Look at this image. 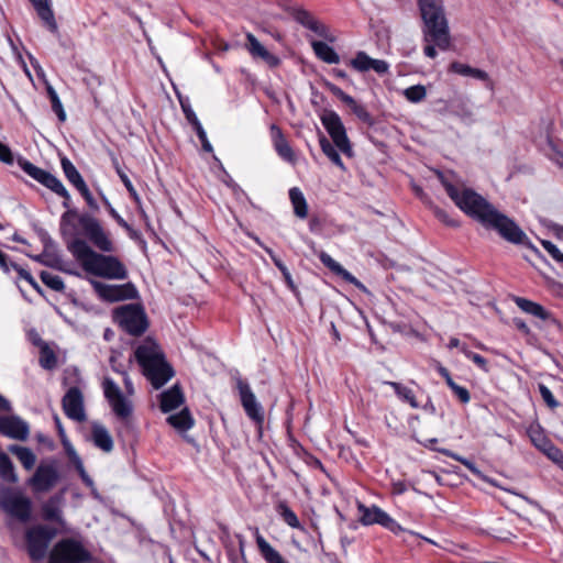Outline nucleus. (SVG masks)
<instances>
[{
	"label": "nucleus",
	"mask_w": 563,
	"mask_h": 563,
	"mask_svg": "<svg viewBox=\"0 0 563 563\" xmlns=\"http://www.w3.org/2000/svg\"><path fill=\"white\" fill-rule=\"evenodd\" d=\"M59 230L68 251L86 273L108 279L128 277L124 265L117 257L96 252L81 239L82 232L101 252L110 253L114 250L109 234L96 218L68 209L62 214Z\"/></svg>",
	"instance_id": "nucleus-1"
},
{
	"label": "nucleus",
	"mask_w": 563,
	"mask_h": 563,
	"mask_svg": "<svg viewBox=\"0 0 563 563\" xmlns=\"http://www.w3.org/2000/svg\"><path fill=\"white\" fill-rule=\"evenodd\" d=\"M442 185L454 203L484 227L496 230L501 238L514 244H526V233L507 216L499 212L485 198L472 189L457 187L440 175Z\"/></svg>",
	"instance_id": "nucleus-2"
},
{
	"label": "nucleus",
	"mask_w": 563,
	"mask_h": 563,
	"mask_svg": "<svg viewBox=\"0 0 563 563\" xmlns=\"http://www.w3.org/2000/svg\"><path fill=\"white\" fill-rule=\"evenodd\" d=\"M419 9L423 21L424 54L430 58L437 57L438 47L446 51L451 45L449 21L442 0H419Z\"/></svg>",
	"instance_id": "nucleus-3"
},
{
	"label": "nucleus",
	"mask_w": 563,
	"mask_h": 563,
	"mask_svg": "<svg viewBox=\"0 0 563 563\" xmlns=\"http://www.w3.org/2000/svg\"><path fill=\"white\" fill-rule=\"evenodd\" d=\"M134 357L142 374L155 389L162 388L174 377V368L169 364L161 346L152 339L142 341L134 351Z\"/></svg>",
	"instance_id": "nucleus-4"
},
{
	"label": "nucleus",
	"mask_w": 563,
	"mask_h": 563,
	"mask_svg": "<svg viewBox=\"0 0 563 563\" xmlns=\"http://www.w3.org/2000/svg\"><path fill=\"white\" fill-rule=\"evenodd\" d=\"M123 382L126 396L123 395L121 388L110 377L102 380L103 395L112 410V412L121 420H128L133 412V404L129 396L135 393L134 385L126 373H123Z\"/></svg>",
	"instance_id": "nucleus-5"
},
{
	"label": "nucleus",
	"mask_w": 563,
	"mask_h": 563,
	"mask_svg": "<svg viewBox=\"0 0 563 563\" xmlns=\"http://www.w3.org/2000/svg\"><path fill=\"white\" fill-rule=\"evenodd\" d=\"M90 559V552L82 543L71 538L58 541L49 554V563H86Z\"/></svg>",
	"instance_id": "nucleus-6"
},
{
	"label": "nucleus",
	"mask_w": 563,
	"mask_h": 563,
	"mask_svg": "<svg viewBox=\"0 0 563 563\" xmlns=\"http://www.w3.org/2000/svg\"><path fill=\"white\" fill-rule=\"evenodd\" d=\"M0 508L22 522L31 519L32 501L29 497L10 490L0 492Z\"/></svg>",
	"instance_id": "nucleus-7"
},
{
	"label": "nucleus",
	"mask_w": 563,
	"mask_h": 563,
	"mask_svg": "<svg viewBox=\"0 0 563 563\" xmlns=\"http://www.w3.org/2000/svg\"><path fill=\"white\" fill-rule=\"evenodd\" d=\"M59 481V474L54 463H41L27 484L35 494L47 493Z\"/></svg>",
	"instance_id": "nucleus-8"
},
{
	"label": "nucleus",
	"mask_w": 563,
	"mask_h": 563,
	"mask_svg": "<svg viewBox=\"0 0 563 563\" xmlns=\"http://www.w3.org/2000/svg\"><path fill=\"white\" fill-rule=\"evenodd\" d=\"M321 121L335 146L345 155L351 156L352 146L340 117L335 112H327L321 117Z\"/></svg>",
	"instance_id": "nucleus-9"
},
{
	"label": "nucleus",
	"mask_w": 563,
	"mask_h": 563,
	"mask_svg": "<svg viewBox=\"0 0 563 563\" xmlns=\"http://www.w3.org/2000/svg\"><path fill=\"white\" fill-rule=\"evenodd\" d=\"M117 322L129 333L140 334L146 329L143 311L133 305L123 306L115 310Z\"/></svg>",
	"instance_id": "nucleus-10"
},
{
	"label": "nucleus",
	"mask_w": 563,
	"mask_h": 563,
	"mask_svg": "<svg viewBox=\"0 0 563 563\" xmlns=\"http://www.w3.org/2000/svg\"><path fill=\"white\" fill-rule=\"evenodd\" d=\"M358 511L361 514L360 520L365 526L378 523L396 534L406 531V529H404L387 512L377 506L366 507L362 504H358Z\"/></svg>",
	"instance_id": "nucleus-11"
},
{
	"label": "nucleus",
	"mask_w": 563,
	"mask_h": 563,
	"mask_svg": "<svg viewBox=\"0 0 563 563\" xmlns=\"http://www.w3.org/2000/svg\"><path fill=\"white\" fill-rule=\"evenodd\" d=\"M54 534L53 530L44 526H36L29 529L26 532V542L30 555L36 560L42 559Z\"/></svg>",
	"instance_id": "nucleus-12"
},
{
	"label": "nucleus",
	"mask_w": 563,
	"mask_h": 563,
	"mask_svg": "<svg viewBox=\"0 0 563 563\" xmlns=\"http://www.w3.org/2000/svg\"><path fill=\"white\" fill-rule=\"evenodd\" d=\"M238 389L241 398L242 406L249 416L256 424L262 426L264 422V410L257 401L254 393L247 383L243 380L238 382Z\"/></svg>",
	"instance_id": "nucleus-13"
},
{
	"label": "nucleus",
	"mask_w": 563,
	"mask_h": 563,
	"mask_svg": "<svg viewBox=\"0 0 563 563\" xmlns=\"http://www.w3.org/2000/svg\"><path fill=\"white\" fill-rule=\"evenodd\" d=\"M91 285L98 296L110 302L132 298L134 289L128 285H108L98 280H91Z\"/></svg>",
	"instance_id": "nucleus-14"
},
{
	"label": "nucleus",
	"mask_w": 563,
	"mask_h": 563,
	"mask_svg": "<svg viewBox=\"0 0 563 563\" xmlns=\"http://www.w3.org/2000/svg\"><path fill=\"white\" fill-rule=\"evenodd\" d=\"M0 433L10 439L25 441L30 435V427L18 416H4L0 417Z\"/></svg>",
	"instance_id": "nucleus-15"
},
{
	"label": "nucleus",
	"mask_w": 563,
	"mask_h": 563,
	"mask_svg": "<svg viewBox=\"0 0 563 563\" xmlns=\"http://www.w3.org/2000/svg\"><path fill=\"white\" fill-rule=\"evenodd\" d=\"M63 409L66 416L76 421H84L86 413L84 409V397L81 391L73 387L63 398Z\"/></svg>",
	"instance_id": "nucleus-16"
},
{
	"label": "nucleus",
	"mask_w": 563,
	"mask_h": 563,
	"mask_svg": "<svg viewBox=\"0 0 563 563\" xmlns=\"http://www.w3.org/2000/svg\"><path fill=\"white\" fill-rule=\"evenodd\" d=\"M350 64L361 73L373 69L377 74H385L389 69V65L385 60L372 58L365 52H358Z\"/></svg>",
	"instance_id": "nucleus-17"
},
{
	"label": "nucleus",
	"mask_w": 563,
	"mask_h": 563,
	"mask_svg": "<svg viewBox=\"0 0 563 563\" xmlns=\"http://www.w3.org/2000/svg\"><path fill=\"white\" fill-rule=\"evenodd\" d=\"M246 48L253 58L263 60L269 67H276L279 65V58L266 49V47L252 33L246 34Z\"/></svg>",
	"instance_id": "nucleus-18"
},
{
	"label": "nucleus",
	"mask_w": 563,
	"mask_h": 563,
	"mask_svg": "<svg viewBox=\"0 0 563 563\" xmlns=\"http://www.w3.org/2000/svg\"><path fill=\"white\" fill-rule=\"evenodd\" d=\"M320 261L324 266H327L331 272L339 275L345 282L353 284L356 288L365 294H369L366 286L361 283L357 278H355L350 272H347L340 263L333 260L329 254L322 252L319 255Z\"/></svg>",
	"instance_id": "nucleus-19"
},
{
	"label": "nucleus",
	"mask_w": 563,
	"mask_h": 563,
	"mask_svg": "<svg viewBox=\"0 0 563 563\" xmlns=\"http://www.w3.org/2000/svg\"><path fill=\"white\" fill-rule=\"evenodd\" d=\"M271 135L278 155L285 161L294 163L296 159L295 153L285 139L282 130L277 125L273 124L271 126Z\"/></svg>",
	"instance_id": "nucleus-20"
},
{
	"label": "nucleus",
	"mask_w": 563,
	"mask_h": 563,
	"mask_svg": "<svg viewBox=\"0 0 563 563\" xmlns=\"http://www.w3.org/2000/svg\"><path fill=\"white\" fill-rule=\"evenodd\" d=\"M159 409L163 413H170L167 417V422L176 428V413L173 411L176 409V385L172 386L167 390L163 391L159 396Z\"/></svg>",
	"instance_id": "nucleus-21"
},
{
	"label": "nucleus",
	"mask_w": 563,
	"mask_h": 563,
	"mask_svg": "<svg viewBox=\"0 0 563 563\" xmlns=\"http://www.w3.org/2000/svg\"><path fill=\"white\" fill-rule=\"evenodd\" d=\"M63 494L55 495L47 499L42 505L43 517L46 520H52L57 523H63L62 518V506H63Z\"/></svg>",
	"instance_id": "nucleus-22"
},
{
	"label": "nucleus",
	"mask_w": 563,
	"mask_h": 563,
	"mask_svg": "<svg viewBox=\"0 0 563 563\" xmlns=\"http://www.w3.org/2000/svg\"><path fill=\"white\" fill-rule=\"evenodd\" d=\"M516 305L526 313L536 316L542 320H550L552 323L558 324V320L552 318L541 305L534 301L525 298H516Z\"/></svg>",
	"instance_id": "nucleus-23"
},
{
	"label": "nucleus",
	"mask_w": 563,
	"mask_h": 563,
	"mask_svg": "<svg viewBox=\"0 0 563 563\" xmlns=\"http://www.w3.org/2000/svg\"><path fill=\"white\" fill-rule=\"evenodd\" d=\"M92 441L96 446L104 452H111L113 449V440L111 434L109 433L108 429L100 423L92 424Z\"/></svg>",
	"instance_id": "nucleus-24"
},
{
	"label": "nucleus",
	"mask_w": 563,
	"mask_h": 563,
	"mask_svg": "<svg viewBox=\"0 0 563 563\" xmlns=\"http://www.w3.org/2000/svg\"><path fill=\"white\" fill-rule=\"evenodd\" d=\"M38 16L46 24V26L55 32L57 30V23L54 18V13L48 4L47 0H31Z\"/></svg>",
	"instance_id": "nucleus-25"
},
{
	"label": "nucleus",
	"mask_w": 563,
	"mask_h": 563,
	"mask_svg": "<svg viewBox=\"0 0 563 563\" xmlns=\"http://www.w3.org/2000/svg\"><path fill=\"white\" fill-rule=\"evenodd\" d=\"M311 46L318 58L328 64H338L340 57L338 53L327 43L321 41H312Z\"/></svg>",
	"instance_id": "nucleus-26"
},
{
	"label": "nucleus",
	"mask_w": 563,
	"mask_h": 563,
	"mask_svg": "<svg viewBox=\"0 0 563 563\" xmlns=\"http://www.w3.org/2000/svg\"><path fill=\"white\" fill-rule=\"evenodd\" d=\"M450 70L461 76L472 77L482 81H487L489 79V76L486 71L478 68H473L466 64L459 62H453L450 65Z\"/></svg>",
	"instance_id": "nucleus-27"
},
{
	"label": "nucleus",
	"mask_w": 563,
	"mask_h": 563,
	"mask_svg": "<svg viewBox=\"0 0 563 563\" xmlns=\"http://www.w3.org/2000/svg\"><path fill=\"white\" fill-rule=\"evenodd\" d=\"M256 543L261 554L267 563H287L279 552L276 551L261 534L256 536Z\"/></svg>",
	"instance_id": "nucleus-28"
},
{
	"label": "nucleus",
	"mask_w": 563,
	"mask_h": 563,
	"mask_svg": "<svg viewBox=\"0 0 563 563\" xmlns=\"http://www.w3.org/2000/svg\"><path fill=\"white\" fill-rule=\"evenodd\" d=\"M289 198L294 207V212L298 218L305 219L308 216V203L302 191L294 187L289 190Z\"/></svg>",
	"instance_id": "nucleus-29"
},
{
	"label": "nucleus",
	"mask_w": 563,
	"mask_h": 563,
	"mask_svg": "<svg viewBox=\"0 0 563 563\" xmlns=\"http://www.w3.org/2000/svg\"><path fill=\"white\" fill-rule=\"evenodd\" d=\"M9 451L19 459L26 470L33 468L36 463V456L29 448L13 444L9 446Z\"/></svg>",
	"instance_id": "nucleus-30"
},
{
	"label": "nucleus",
	"mask_w": 563,
	"mask_h": 563,
	"mask_svg": "<svg viewBox=\"0 0 563 563\" xmlns=\"http://www.w3.org/2000/svg\"><path fill=\"white\" fill-rule=\"evenodd\" d=\"M0 476L9 483H16L19 481L12 462L4 453H0Z\"/></svg>",
	"instance_id": "nucleus-31"
},
{
	"label": "nucleus",
	"mask_w": 563,
	"mask_h": 563,
	"mask_svg": "<svg viewBox=\"0 0 563 563\" xmlns=\"http://www.w3.org/2000/svg\"><path fill=\"white\" fill-rule=\"evenodd\" d=\"M62 167H63V170H64L66 177L68 178V180L77 189H80L81 187H84L86 185V183L84 181L81 175L79 174L77 168L73 165V163L69 159L63 158L62 159Z\"/></svg>",
	"instance_id": "nucleus-32"
},
{
	"label": "nucleus",
	"mask_w": 563,
	"mask_h": 563,
	"mask_svg": "<svg viewBox=\"0 0 563 563\" xmlns=\"http://www.w3.org/2000/svg\"><path fill=\"white\" fill-rule=\"evenodd\" d=\"M453 112L463 120H472L474 117L473 107L466 98H459L454 101Z\"/></svg>",
	"instance_id": "nucleus-33"
},
{
	"label": "nucleus",
	"mask_w": 563,
	"mask_h": 563,
	"mask_svg": "<svg viewBox=\"0 0 563 563\" xmlns=\"http://www.w3.org/2000/svg\"><path fill=\"white\" fill-rule=\"evenodd\" d=\"M40 364L46 369H52L56 366L57 360L54 351L48 346L47 343H40Z\"/></svg>",
	"instance_id": "nucleus-34"
},
{
	"label": "nucleus",
	"mask_w": 563,
	"mask_h": 563,
	"mask_svg": "<svg viewBox=\"0 0 563 563\" xmlns=\"http://www.w3.org/2000/svg\"><path fill=\"white\" fill-rule=\"evenodd\" d=\"M388 384L394 388L395 393L400 399L407 401L412 408H419V404L412 389L395 382H389Z\"/></svg>",
	"instance_id": "nucleus-35"
},
{
	"label": "nucleus",
	"mask_w": 563,
	"mask_h": 563,
	"mask_svg": "<svg viewBox=\"0 0 563 563\" xmlns=\"http://www.w3.org/2000/svg\"><path fill=\"white\" fill-rule=\"evenodd\" d=\"M320 146L322 152L341 169H345V166L334 146L324 136L320 139Z\"/></svg>",
	"instance_id": "nucleus-36"
},
{
	"label": "nucleus",
	"mask_w": 563,
	"mask_h": 563,
	"mask_svg": "<svg viewBox=\"0 0 563 563\" xmlns=\"http://www.w3.org/2000/svg\"><path fill=\"white\" fill-rule=\"evenodd\" d=\"M20 166L22 169L32 178L37 180L38 183L43 184L46 179V176H48L49 173L36 167L32 163L27 161H20Z\"/></svg>",
	"instance_id": "nucleus-37"
},
{
	"label": "nucleus",
	"mask_w": 563,
	"mask_h": 563,
	"mask_svg": "<svg viewBox=\"0 0 563 563\" xmlns=\"http://www.w3.org/2000/svg\"><path fill=\"white\" fill-rule=\"evenodd\" d=\"M43 185L46 186L47 188L52 189L57 195L64 197L65 199H67V200L70 199V196H69V192L67 191V189L64 187V185L60 183V180L57 179L52 174H48V176H46V179L44 180Z\"/></svg>",
	"instance_id": "nucleus-38"
},
{
	"label": "nucleus",
	"mask_w": 563,
	"mask_h": 563,
	"mask_svg": "<svg viewBox=\"0 0 563 563\" xmlns=\"http://www.w3.org/2000/svg\"><path fill=\"white\" fill-rule=\"evenodd\" d=\"M46 90H47L48 97L51 99L53 110L56 112V114L60 121H65L66 112L63 108V104L58 98L57 92L49 84L46 85Z\"/></svg>",
	"instance_id": "nucleus-39"
},
{
	"label": "nucleus",
	"mask_w": 563,
	"mask_h": 563,
	"mask_svg": "<svg viewBox=\"0 0 563 563\" xmlns=\"http://www.w3.org/2000/svg\"><path fill=\"white\" fill-rule=\"evenodd\" d=\"M41 279L47 287L55 291H62L65 288L63 279L53 273L42 272Z\"/></svg>",
	"instance_id": "nucleus-40"
},
{
	"label": "nucleus",
	"mask_w": 563,
	"mask_h": 563,
	"mask_svg": "<svg viewBox=\"0 0 563 563\" xmlns=\"http://www.w3.org/2000/svg\"><path fill=\"white\" fill-rule=\"evenodd\" d=\"M404 95L408 101L417 103L426 98L427 90L424 86L417 85L405 89Z\"/></svg>",
	"instance_id": "nucleus-41"
},
{
	"label": "nucleus",
	"mask_w": 563,
	"mask_h": 563,
	"mask_svg": "<svg viewBox=\"0 0 563 563\" xmlns=\"http://www.w3.org/2000/svg\"><path fill=\"white\" fill-rule=\"evenodd\" d=\"M528 434L531 439V441L533 442V444L538 448V449H541L543 448L544 445H547V443H549L550 441L545 438L543 431L541 430L540 426L539 424H532L530 426V428L528 429Z\"/></svg>",
	"instance_id": "nucleus-42"
},
{
	"label": "nucleus",
	"mask_w": 563,
	"mask_h": 563,
	"mask_svg": "<svg viewBox=\"0 0 563 563\" xmlns=\"http://www.w3.org/2000/svg\"><path fill=\"white\" fill-rule=\"evenodd\" d=\"M195 424V420L187 407L180 408L178 411V431H186Z\"/></svg>",
	"instance_id": "nucleus-43"
},
{
	"label": "nucleus",
	"mask_w": 563,
	"mask_h": 563,
	"mask_svg": "<svg viewBox=\"0 0 563 563\" xmlns=\"http://www.w3.org/2000/svg\"><path fill=\"white\" fill-rule=\"evenodd\" d=\"M442 453H444L445 455L461 462L465 467H467L474 475L481 477V478H484V475L483 473L478 470V467L473 463L471 462L470 460L454 453V452H451L449 450H442L441 451Z\"/></svg>",
	"instance_id": "nucleus-44"
},
{
	"label": "nucleus",
	"mask_w": 563,
	"mask_h": 563,
	"mask_svg": "<svg viewBox=\"0 0 563 563\" xmlns=\"http://www.w3.org/2000/svg\"><path fill=\"white\" fill-rule=\"evenodd\" d=\"M279 512L284 521L291 528H300L299 519L296 514L285 504L279 505Z\"/></svg>",
	"instance_id": "nucleus-45"
},
{
	"label": "nucleus",
	"mask_w": 563,
	"mask_h": 563,
	"mask_svg": "<svg viewBox=\"0 0 563 563\" xmlns=\"http://www.w3.org/2000/svg\"><path fill=\"white\" fill-rule=\"evenodd\" d=\"M310 31L316 33L318 36L325 38L328 41H334V37L330 34L329 29L321 23L319 20L314 18L312 22L307 26Z\"/></svg>",
	"instance_id": "nucleus-46"
},
{
	"label": "nucleus",
	"mask_w": 563,
	"mask_h": 563,
	"mask_svg": "<svg viewBox=\"0 0 563 563\" xmlns=\"http://www.w3.org/2000/svg\"><path fill=\"white\" fill-rule=\"evenodd\" d=\"M461 350L463 354L467 358L472 360L481 369H483L485 373L488 372V363L483 356L470 351L466 346H462Z\"/></svg>",
	"instance_id": "nucleus-47"
},
{
	"label": "nucleus",
	"mask_w": 563,
	"mask_h": 563,
	"mask_svg": "<svg viewBox=\"0 0 563 563\" xmlns=\"http://www.w3.org/2000/svg\"><path fill=\"white\" fill-rule=\"evenodd\" d=\"M541 244L544 250L553 257V260L563 266V253L559 250V247L548 240H542Z\"/></svg>",
	"instance_id": "nucleus-48"
},
{
	"label": "nucleus",
	"mask_w": 563,
	"mask_h": 563,
	"mask_svg": "<svg viewBox=\"0 0 563 563\" xmlns=\"http://www.w3.org/2000/svg\"><path fill=\"white\" fill-rule=\"evenodd\" d=\"M181 109L185 113L186 119L194 125L195 130L198 131L199 126H202L199 122L196 113L190 108V104L187 101L180 100Z\"/></svg>",
	"instance_id": "nucleus-49"
},
{
	"label": "nucleus",
	"mask_w": 563,
	"mask_h": 563,
	"mask_svg": "<svg viewBox=\"0 0 563 563\" xmlns=\"http://www.w3.org/2000/svg\"><path fill=\"white\" fill-rule=\"evenodd\" d=\"M266 252L269 254V256L272 257L274 264L279 268L280 273H283L286 282L288 283L289 286H292V279H291V275L288 271V268L284 265V263L274 254V252L268 249V247H265Z\"/></svg>",
	"instance_id": "nucleus-50"
},
{
	"label": "nucleus",
	"mask_w": 563,
	"mask_h": 563,
	"mask_svg": "<svg viewBox=\"0 0 563 563\" xmlns=\"http://www.w3.org/2000/svg\"><path fill=\"white\" fill-rule=\"evenodd\" d=\"M540 450L544 452L552 461L558 463L563 462V453L551 442L547 443V445H544Z\"/></svg>",
	"instance_id": "nucleus-51"
},
{
	"label": "nucleus",
	"mask_w": 563,
	"mask_h": 563,
	"mask_svg": "<svg viewBox=\"0 0 563 563\" xmlns=\"http://www.w3.org/2000/svg\"><path fill=\"white\" fill-rule=\"evenodd\" d=\"M539 390L542 396V399L550 408H556L559 406L558 400L554 398L553 394L545 385L540 384Z\"/></svg>",
	"instance_id": "nucleus-52"
},
{
	"label": "nucleus",
	"mask_w": 563,
	"mask_h": 563,
	"mask_svg": "<svg viewBox=\"0 0 563 563\" xmlns=\"http://www.w3.org/2000/svg\"><path fill=\"white\" fill-rule=\"evenodd\" d=\"M294 16L295 20L305 27H307L312 22V20H314V16L305 9L296 10Z\"/></svg>",
	"instance_id": "nucleus-53"
},
{
	"label": "nucleus",
	"mask_w": 563,
	"mask_h": 563,
	"mask_svg": "<svg viewBox=\"0 0 563 563\" xmlns=\"http://www.w3.org/2000/svg\"><path fill=\"white\" fill-rule=\"evenodd\" d=\"M453 393L459 397V399L463 404H467L471 399L470 393L466 388L459 386L457 384L453 383V385L449 386Z\"/></svg>",
	"instance_id": "nucleus-54"
},
{
	"label": "nucleus",
	"mask_w": 563,
	"mask_h": 563,
	"mask_svg": "<svg viewBox=\"0 0 563 563\" xmlns=\"http://www.w3.org/2000/svg\"><path fill=\"white\" fill-rule=\"evenodd\" d=\"M0 161L8 165L13 164L14 161L11 150L2 142H0Z\"/></svg>",
	"instance_id": "nucleus-55"
},
{
	"label": "nucleus",
	"mask_w": 563,
	"mask_h": 563,
	"mask_svg": "<svg viewBox=\"0 0 563 563\" xmlns=\"http://www.w3.org/2000/svg\"><path fill=\"white\" fill-rule=\"evenodd\" d=\"M78 190L82 195V197L85 198L86 202L88 203V206L91 209H93V210H98L99 209L98 203H97L96 199L92 197L91 192L89 191L87 185H85L84 187H81Z\"/></svg>",
	"instance_id": "nucleus-56"
},
{
	"label": "nucleus",
	"mask_w": 563,
	"mask_h": 563,
	"mask_svg": "<svg viewBox=\"0 0 563 563\" xmlns=\"http://www.w3.org/2000/svg\"><path fill=\"white\" fill-rule=\"evenodd\" d=\"M197 134H198V137L200 139L201 141V144H202V148L206 151V152H212V145L210 144L208 137H207V134L203 130L202 126H199V130L196 131Z\"/></svg>",
	"instance_id": "nucleus-57"
},
{
	"label": "nucleus",
	"mask_w": 563,
	"mask_h": 563,
	"mask_svg": "<svg viewBox=\"0 0 563 563\" xmlns=\"http://www.w3.org/2000/svg\"><path fill=\"white\" fill-rule=\"evenodd\" d=\"M435 216L444 223L449 224V225H456V223L454 221H451L448 217V214L440 210V209H435Z\"/></svg>",
	"instance_id": "nucleus-58"
},
{
	"label": "nucleus",
	"mask_w": 563,
	"mask_h": 563,
	"mask_svg": "<svg viewBox=\"0 0 563 563\" xmlns=\"http://www.w3.org/2000/svg\"><path fill=\"white\" fill-rule=\"evenodd\" d=\"M19 274H20V276H21L23 279H25L26 282H29L32 286H34L35 288H37V287H38V286H37V284H36V282L34 280V278L32 277V275H31L29 272H26V271H24V269H19Z\"/></svg>",
	"instance_id": "nucleus-59"
},
{
	"label": "nucleus",
	"mask_w": 563,
	"mask_h": 563,
	"mask_svg": "<svg viewBox=\"0 0 563 563\" xmlns=\"http://www.w3.org/2000/svg\"><path fill=\"white\" fill-rule=\"evenodd\" d=\"M19 274H20V276H21L23 279H25L26 282H29L32 286H34L35 288H37V287H38V286H37V284H36V282L34 280V278L32 277V275H31L29 272H26V271H24V269H19Z\"/></svg>",
	"instance_id": "nucleus-60"
},
{
	"label": "nucleus",
	"mask_w": 563,
	"mask_h": 563,
	"mask_svg": "<svg viewBox=\"0 0 563 563\" xmlns=\"http://www.w3.org/2000/svg\"><path fill=\"white\" fill-rule=\"evenodd\" d=\"M353 110V112L358 117V118H362V119H365L367 118V112L366 110L360 106L357 102L355 103V106H353L351 108Z\"/></svg>",
	"instance_id": "nucleus-61"
},
{
	"label": "nucleus",
	"mask_w": 563,
	"mask_h": 563,
	"mask_svg": "<svg viewBox=\"0 0 563 563\" xmlns=\"http://www.w3.org/2000/svg\"><path fill=\"white\" fill-rule=\"evenodd\" d=\"M327 87H328V89H329V90H330L334 96H336L339 99H341V98L345 95V92H344L341 88H339L338 86H335V85H333V84H329V82H328V84H327Z\"/></svg>",
	"instance_id": "nucleus-62"
},
{
	"label": "nucleus",
	"mask_w": 563,
	"mask_h": 563,
	"mask_svg": "<svg viewBox=\"0 0 563 563\" xmlns=\"http://www.w3.org/2000/svg\"><path fill=\"white\" fill-rule=\"evenodd\" d=\"M110 213L121 227L129 229V224L123 220V218L113 208H110Z\"/></svg>",
	"instance_id": "nucleus-63"
},
{
	"label": "nucleus",
	"mask_w": 563,
	"mask_h": 563,
	"mask_svg": "<svg viewBox=\"0 0 563 563\" xmlns=\"http://www.w3.org/2000/svg\"><path fill=\"white\" fill-rule=\"evenodd\" d=\"M439 373L444 377V379L449 386L453 385L454 380L452 379L449 371L445 367L440 366Z\"/></svg>",
	"instance_id": "nucleus-64"
}]
</instances>
